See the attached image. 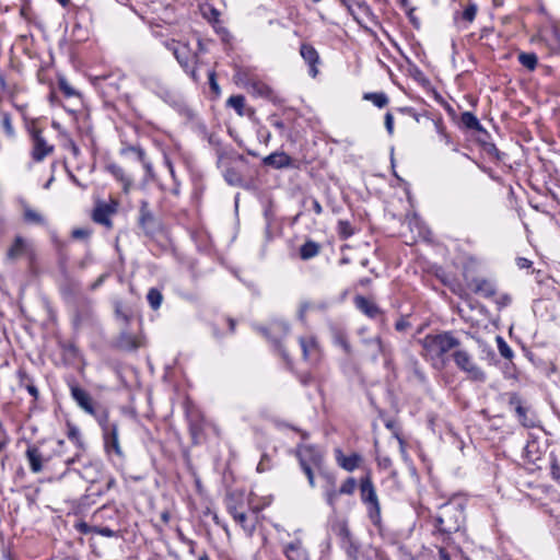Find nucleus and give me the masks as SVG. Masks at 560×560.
I'll list each match as a JSON object with an SVG mask.
<instances>
[{
    "instance_id": "nucleus-1",
    "label": "nucleus",
    "mask_w": 560,
    "mask_h": 560,
    "mask_svg": "<svg viewBox=\"0 0 560 560\" xmlns=\"http://www.w3.org/2000/svg\"><path fill=\"white\" fill-rule=\"evenodd\" d=\"M421 355L429 361L433 368L442 369L446 363V353L455 351L462 346L460 340L453 331H442L435 335H427L419 340Z\"/></svg>"
},
{
    "instance_id": "nucleus-2",
    "label": "nucleus",
    "mask_w": 560,
    "mask_h": 560,
    "mask_svg": "<svg viewBox=\"0 0 560 560\" xmlns=\"http://www.w3.org/2000/svg\"><path fill=\"white\" fill-rule=\"evenodd\" d=\"M464 522V506L456 501H450L441 505L434 516V526L444 538L457 533Z\"/></svg>"
},
{
    "instance_id": "nucleus-3",
    "label": "nucleus",
    "mask_w": 560,
    "mask_h": 560,
    "mask_svg": "<svg viewBox=\"0 0 560 560\" xmlns=\"http://www.w3.org/2000/svg\"><path fill=\"white\" fill-rule=\"evenodd\" d=\"M165 47L172 51L177 62L184 69V71L189 74V77L197 82L198 75L196 70V65L198 62V54L192 50L187 43L176 42V40H166L164 43Z\"/></svg>"
},
{
    "instance_id": "nucleus-4",
    "label": "nucleus",
    "mask_w": 560,
    "mask_h": 560,
    "mask_svg": "<svg viewBox=\"0 0 560 560\" xmlns=\"http://www.w3.org/2000/svg\"><path fill=\"white\" fill-rule=\"evenodd\" d=\"M455 365L467 375L472 382L483 383L487 380L485 371L477 365L472 355L460 347L456 348L452 353Z\"/></svg>"
},
{
    "instance_id": "nucleus-5",
    "label": "nucleus",
    "mask_w": 560,
    "mask_h": 560,
    "mask_svg": "<svg viewBox=\"0 0 560 560\" xmlns=\"http://www.w3.org/2000/svg\"><path fill=\"white\" fill-rule=\"evenodd\" d=\"M360 495L362 502L366 505L371 522L374 525H378L381 522V506L376 490L369 475L361 478L360 480Z\"/></svg>"
},
{
    "instance_id": "nucleus-6",
    "label": "nucleus",
    "mask_w": 560,
    "mask_h": 560,
    "mask_svg": "<svg viewBox=\"0 0 560 560\" xmlns=\"http://www.w3.org/2000/svg\"><path fill=\"white\" fill-rule=\"evenodd\" d=\"M508 405L514 410L518 422L524 428H535L537 425V418L529 407L525 406L523 398L516 392L505 393Z\"/></svg>"
},
{
    "instance_id": "nucleus-7",
    "label": "nucleus",
    "mask_w": 560,
    "mask_h": 560,
    "mask_svg": "<svg viewBox=\"0 0 560 560\" xmlns=\"http://www.w3.org/2000/svg\"><path fill=\"white\" fill-rule=\"evenodd\" d=\"M118 206V201L114 199H112L109 202H97L92 212V220L108 230L113 229L112 217L117 213Z\"/></svg>"
},
{
    "instance_id": "nucleus-8",
    "label": "nucleus",
    "mask_w": 560,
    "mask_h": 560,
    "mask_svg": "<svg viewBox=\"0 0 560 560\" xmlns=\"http://www.w3.org/2000/svg\"><path fill=\"white\" fill-rule=\"evenodd\" d=\"M300 466H314L319 468L323 464V454L314 445L299 444L295 451Z\"/></svg>"
},
{
    "instance_id": "nucleus-9",
    "label": "nucleus",
    "mask_w": 560,
    "mask_h": 560,
    "mask_svg": "<svg viewBox=\"0 0 560 560\" xmlns=\"http://www.w3.org/2000/svg\"><path fill=\"white\" fill-rule=\"evenodd\" d=\"M32 135V159L35 162H42L46 156L54 152V145L49 144L42 135V130L33 128Z\"/></svg>"
},
{
    "instance_id": "nucleus-10",
    "label": "nucleus",
    "mask_w": 560,
    "mask_h": 560,
    "mask_svg": "<svg viewBox=\"0 0 560 560\" xmlns=\"http://www.w3.org/2000/svg\"><path fill=\"white\" fill-rule=\"evenodd\" d=\"M138 224L145 235H153L160 228L159 220L150 210L148 200L140 201Z\"/></svg>"
},
{
    "instance_id": "nucleus-11",
    "label": "nucleus",
    "mask_w": 560,
    "mask_h": 560,
    "mask_svg": "<svg viewBox=\"0 0 560 560\" xmlns=\"http://www.w3.org/2000/svg\"><path fill=\"white\" fill-rule=\"evenodd\" d=\"M341 4L359 24L373 15L370 5L363 0H341Z\"/></svg>"
},
{
    "instance_id": "nucleus-12",
    "label": "nucleus",
    "mask_w": 560,
    "mask_h": 560,
    "mask_svg": "<svg viewBox=\"0 0 560 560\" xmlns=\"http://www.w3.org/2000/svg\"><path fill=\"white\" fill-rule=\"evenodd\" d=\"M25 456L30 465V470L33 474L42 472L49 462V457L44 456L39 447L34 444L27 446Z\"/></svg>"
},
{
    "instance_id": "nucleus-13",
    "label": "nucleus",
    "mask_w": 560,
    "mask_h": 560,
    "mask_svg": "<svg viewBox=\"0 0 560 560\" xmlns=\"http://www.w3.org/2000/svg\"><path fill=\"white\" fill-rule=\"evenodd\" d=\"M282 552L287 560H311L310 552L301 538L283 544Z\"/></svg>"
},
{
    "instance_id": "nucleus-14",
    "label": "nucleus",
    "mask_w": 560,
    "mask_h": 560,
    "mask_svg": "<svg viewBox=\"0 0 560 560\" xmlns=\"http://www.w3.org/2000/svg\"><path fill=\"white\" fill-rule=\"evenodd\" d=\"M299 343L302 349L303 359L310 363H316L320 359V349L318 342L313 336H305L299 338Z\"/></svg>"
},
{
    "instance_id": "nucleus-15",
    "label": "nucleus",
    "mask_w": 560,
    "mask_h": 560,
    "mask_svg": "<svg viewBox=\"0 0 560 560\" xmlns=\"http://www.w3.org/2000/svg\"><path fill=\"white\" fill-rule=\"evenodd\" d=\"M104 450L107 455L115 454L119 458H124V452L119 443L118 427H113L103 433Z\"/></svg>"
},
{
    "instance_id": "nucleus-16",
    "label": "nucleus",
    "mask_w": 560,
    "mask_h": 560,
    "mask_svg": "<svg viewBox=\"0 0 560 560\" xmlns=\"http://www.w3.org/2000/svg\"><path fill=\"white\" fill-rule=\"evenodd\" d=\"M20 205L22 209V220L25 224L46 226L47 220L40 211L31 207L25 200H21Z\"/></svg>"
},
{
    "instance_id": "nucleus-17",
    "label": "nucleus",
    "mask_w": 560,
    "mask_h": 560,
    "mask_svg": "<svg viewBox=\"0 0 560 560\" xmlns=\"http://www.w3.org/2000/svg\"><path fill=\"white\" fill-rule=\"evenodd\" d=\"M71 397L83 409L86 413H95V406L93 404L91 395L78 385L70 386Z\"/></svg>"
},
{
    "instance_id": "nucleus-18",
    "label": "nucleus",
    "mask_w": 560,
    "mask_h": 560,
    "mask_svg": "<svg viewBox=\"0 0 560 560\" xmlns=\"http://www.w3.org/2000/svg\"><path fill=\"white\" fill-rule=\"evenodd\" d=\"M300 54L304 61L308 65V73L312 78H315L318 73L317 65L319 63V55L317 50L310 44H302Z\"/></svg>"
},
{
    "instance_id": "nucleus-19",
    "label": "nucleus",
    "mask_w": 560,
    "mask_h": 560,
    "mask_svg": "<svg viewBox=\"0 0 560 560\" xmlns=\"http://www.w3.org/2000/svg\"><path fill=\"white\" fill-rule=\"evenodd\" d=\"M335 458L337 464L346 471L355 470L362 462V456L360 454L352 453L350 455H345L340 448L335 450Z\"/></svg>"
},
{
    "instance_id": "nucleus-20",
    "label": "nucleus",
    "mask_w": 560,
    "mask_h": 560,
    "mask_svg": "<svg viewBox=\"0 0 560 560\" xmlns=\"http://www.w3.org/2000/svg\"><path fill=\"white\" fill-rule=\"evenodd\" d=\"M262 164L276 170L287 168L292 165V159L283 151L273 152L262 159Z\"/></svg>"
},
{
    "instance_id": "nucleus-21",
    "label": "nucleus",
    "mask_w": 560,
    "mask_h": 560,
    "mask_svg": "<svg viewBox=\"0 0 560 560\" xmlns=\"http://www.w3.org/2000/svg\"><path fill=\"white\" fill-rule=\"evenodd\" d=\"M261 332L277 343L289 332V325L284 320H273L268 328H261Z\"/></svg>"
},
{
    "instance_id": "nucleus-22",
    "label": "nucleus",
    "mask_w": 560,
    "mask_h": 560,
    "mask_svg": "<svg viewBox=\"0 0 560 560\" xmlns=\"http://www.w3.org/2000/svg\"><path fill=\"white\" fill-rule=\"evenodd\" d=\"M470 284L472 285L474 292L483 298L490 299L497 293L495 284L489 279L474 278Z\"/></svg>"
},
{
    "instance_id": "nucleus-23",
    "label": "nucleus",
    "mask_w": 560,
    "mask_h": 560,
    "mask_svg": "<svg viewBox=\"0 0 560 560\" xmlns=\"http://www.w3.org/2000/svg\"><path fill=\"white\" fill-rule=\"evenodd\" d=\"M354 304L360 312H362L370 318H376L378 315L382 314V311L377 306V304L364 296H357L354 299Z\"/></svg>"
},
{
    "instance_id": "nucleus-24",
    "label": "nucleus",
    "mask_w": 560,
    "mask_h": 560,
    "mask_svg": "<svg viewBox=\"0 0 560 560\" xmlns=\"http://www.w3.org/2000/svg\"><path fill=\"white\" fill-rule=\"evenodd\" d=\"M533 42L544 44L552 51L560 49L559 35L556 28H552L550 32H540L533 38Z\"/></svg>"
},
{
    "instance_id": "nucleus-25",
    "label": "nucleus",
    "mask_w": 560,
    "mask_h": 560,
    "mask_svg": "<svg viewBox=\"0 0 560 560\" xmlns=\"http://www.w3.org/2000/svg\"><path fill=\"white\" fill-rule=\"evenodd\" d=\"M247 88H248V91L255 96H260V97H265L268 100L272 98V95H273L272 89L262 81L250 80L247 83Z\"/></svg>"
},
{
    "instance_id": "nucleus-26",
    "label": "nucleus",
    "mask_w": 560,
    "mask_h": 560,
    "mask_svg": "<svg viewBox=\"0 0 560 560\" xmlns=\"http://www.w3.org/2000/svg\"><path fill=\"white\" fill-rule=\"evenodd\" d=\"M233 520L242 527L245 534L250 537L256 529V517L248 516L244 511L235 514Z\"/></svg>"
},
{
    "instance_id": "nucleus-27",
    "label": "nucleus",
    "mask_w": 560,
    "mask_h": 560,
    "mask_svg": "<svg viewBox=\"0 0 560 560\" xmlns=\"http://www.w3.org/2000/svg\"><path fill=\"white\" fill-rule=\"evenodd\" d=\"M106 168L118 182L122 184L124 191L128 192L132 186V179L125 174L124 170L115 163L108 164Z\"/></svg>"
},
{
    "instance_id": "nucleus-28",
    "label": "nucleus",
    "mask_w": 560,
    "mask_h": 560,
    "mask_svg": "<svg viewBox=\"0 0 560 560\" xmlns=\"http://www.w3.org/2000/svg\"><path fill=\"white\" fill-rule=\"evenodd\" d=\"M460 126L468 130L487 133L479 119L470 112H464L460 115Z\"/></svg>"
},
{
    "instance_id": "nucleus-29",
    "label": "nucleus",
    "mask_w": 560,
    "mask_h": 560,
    "mask_svg": "<svg viewBox=\"0 0 560 560\" xmlns=\"http://www.w3.org/2000/svg\"><path fill=\"white\" fill-rule=\"evenodd\" d=\"M340 494L341 493L339 492V489L338 490L336 489L335 478L332 476H327V486L325 487V490H324V497H325L326 503L332 510L336 509V501Z\"/></svg>"
},
{
    "instance_id": "nucleus-30",
    "label": "nucleus",
    "mask_w": 560,
    "mask_h": 560,
    "mask_svg": "<svg viewBox=\"0 0 560 560\" xmlns=\"http://www.w3.org/2000/svg\"><path fill=\"white\" fill-rule=\"evenodd\" d=\"M27 242L22 236H16L11 247L8 249V258L16 259L24 256L27 252Z\"/></svg>"
},
{
    "instance_id": "nucleus-31",
    "label": "nucleus",
    "mask_w": 560,
    "mask_h": 560,
    "mask_svg": "<svg viewBox=\"0 0 560 560\" xmlns=\"http://www.w3.org/2000/svg\"><path fill=\"white\" fill-rule=\"evenodd\" d=\"M319 253V245L313 241L305 242L300 248V256L303 260H308Z\"/></svg>"
},
{
    "instance_id": "nucleus-32",
    "label": "nucleus",
    "mask_w": 560,
    "mask_h": 560,
    "mask_svg": "<svg viewBox=\"0 0 560 560\" xmlns=\"http://www.w3.org/2000/svg\"><path fill=\"white\" fill-rule=\"evenodd\" d=\"M518 62L529 71H534L538 65V58L535 52H520L517 56Z\"/></svg>"
},
{
    "instance_id": "nucleus-33",
    "label": "nucleus",
    "mask_w": 560,
    "mask_h": 560,
    "mask_svg": "<svg viewBox=\"0 0 560 560\" xmlns=\"http://www.w3.org/2000/svg\"><path fill=\"white\" fill-rule=\"evenodd\" d=\"M118 346L124 350L132 351L140 347V342L135 336L124 332L119 337Z\"/></svg>"
},
{
    "instance_id": "nucleus-34",
    "label": "nucleus",
    "mask_w": 560,
    "mask_h": 560,
    "mask_svg": "<svg viewBox=\"0 0 560 560\" xmlns=\"http://www.w3.org/2000/svg\"><path fill=\"white\" fill-rule=\"evenodd\" d=\"M95 418V420L98 422L102 433L107 432V430H110L113 427H118L116 423H110L108 419V412L107 410H97L95 409V413H91Z\"/></svg>"
},
{
    "instance_id": "nucleus-35",
    "label": "nucleus",
    "mask_w": 560,
    "mask_h": 560,
    "mask_svg": "<svg viewBox=\"0 0 560 560\" xmlns=\"http://www.w3.org/2000/svg\"><path fill=\"white\" fill-rule=\"evenodd\" d=\"M147 300L152 310H158L163 301V295L160 290L151 288L147 294Z\"/></svg>"
},
{
    "instance_id": "nucleus-36",
    "label": "nucleus",
    "mask_w": 560,
    "mask_h": 560,
    "mask_svg": "<svg viewBox=\"0 0 560 560\" xmlns=\"http://www.w3.org/2000/svg\"><path fill=\"white\" fill-rule=\"evenodd\" d=\"M495 341H497L498 350H499V353L501 354V357L506 360H511L514 357V352L511 349V347L506 343L504 338L501 336H497Z\"/></svg>"
},
{
    "instance_id": "nucleus-37",
    "label": "nucleus",
    "mask_w": 560,
    "mask_h": 560,
    "mask_svg": "<svg viewBox=\"0 0 560 560\" xmlns=\"http://www.w3.org/2000/svg\"><path fill=\"white\" fill-rule=\"evenodd\" d=\"M362 560H388V558L382 550L369 547L363 551Z\"/></svg>"
},
{
    "instance_id": "nucleus-38",
    "label": "nucleus",
    "mask_w": 560,
    "mask_h": 560,
    "mask_svg": "<svg viewBox=\"0 0 560 560\" xmlns=\"http://www.w3.org/2000/svg\"><path fill=\"white\" fill-rule=\"evenodd\" d=\"M68 438L77 445L79 450H82L84 443L81 439V433L78 427L74 424L68 423Z\"/></svg>"
},
{
    "instance_id": "nucleus-39",
    "label": "nucleus",
    "mask_w": 560,
    "mask_h": 560,
    "mask_svg": "<svg viewBox=\"0 0 560 560\" xmlns=\"http://www.w3.org/2000/svg\"><path fill=\"white\" fill-rule=\"evenodd\" d=\"M365 100L371 101L376 107L383 108L388 103V97L385 93H368L364 95Z\"/></svg>"
},
{
    "instance_id": "nucleus-40",
    "label": "nucleus",
    "mask_w": 560,
    "mask_h": 560,
    "mask_svg": "<svg viewBox=\"0 0 560 560\" xmlns=\"http://www.w3.org/2000/svg\"><path fill=\"white\" fill-rule=\"evenodd\" d=\"M365 343L371 347V354L373 359H376L378 354L384 353V343L380 337L374 339L365 340Z\"/></svg>"
},
{
    "instance_id": "nucleus-41",
    "label": "nucleus",
    "mask_w": 560,
    "mask_h": 560,
    "mask_svg": "<svg viewBox=\"0 0 560 560\" xmlns=\"http://www.w3.org/2000/svg\"><path fill=\"white\" fill-rule=\"evenodd\" d=\"M342 545V548L345 549L347 556L351 559V560H359L358 559V553H359V545L358 542L354 540V538L341 544Z\"/></svg>"
},
{
    "instance_id": "nucleus-42",
    "label": "nucleus",
    "mask_w": 560,
    "mask_h": 560,
    "mask_svg": "<svg viewBox=\"0 0 560 560\" xmlns=\"http://www.w3.org/2000/svg\"><path fill=\"white\" fill-rule=\"evenodd\" d=\"M226 104L234 108L238 115H243V108L245 105V97L243 95H232L228 98Z\"/></svg>"
},
{
    "instance_id": "nucleus-43",
    "label": "nucleus",
    "mask_w": 560,
    "mask_h": 560,
    "mask_svg": "<svg viewBox=\"0 0 560 560\" xmlns=\"http://www.w3.org/2000/svg\"><path fill=\"white\" fill-rule=\"evenodd\" d=\"M340 238L347 240L354 234V230L348 221L340 220L337 226Z\"/></svg>"
},
{
    "instance_id": "nucleus-44",
    "label": "nucleus",
    "mask_w": 560,
    "mask_h": 560,
    "mask_svg": "<svg viewBox=\"0 0 560 560\" xmlns=\"http://www.w3.org/2000/svg\"><path fill=\"white\" fill-rule=\"evenodd\" d=\"M357 489V480L353 477H349L345 480V482L339 488V492L341 494L351 495L354 493Z\"/></svg>"
},
{
    "instance_id": "nucleus-45",
    "label": "nucleus",
    "mask_w": 560,
    "mask_h": 560,
    "mask_svg": "<svg viewBox=\"0 0 560 560\" xmlns=\"http://www.w3.org/2000/svg\"><path fill=\"white\" fill-rule=\"evenodd\" d=\"M224 179L232 186H237L242 182L240 174L233 168H228L224 172Z\"/></svg>"
},
{
    "instance_id": "nucleus-46",
    "label": "nucleus",
    "mask_w": 560,
    "mask_h": 560,
    "mask_svg": "<svg viewBox=\"0 0 560 560\" xmlns=\"http://www.w3.org/2000/svg\"><path fill=\"white\" fill-rule=\"evenodd\" d=\"M240 505L241 504L235 501L233 495H229L226 498V510L232 517H234L235 514H238L241 511H243Z\"/></svg>"
},
{
    "instance_id": "nucleus-47",
    "label": "nucleus",
    "mask_w": 560,
    "mask_h": 560,
    "mask_svg": "<svg viewBox=\"0 0 560 560\" xmlns=\"http://www.w3.org/2000/svg\"><path fill=\"white\" fill-rule=\"evenodd\" d=\"M476 13H477V5L469 4L463 11L462 19L468 23H471L476 18Z\"/></svg>"
},
{
    "instance_id": "nucleus-48",
    "label": "nucleus",
    "mask_w": 560,
    "mask_h": 560,
    "mask_svg": "<svg viewBox=\"0 0 560 560\" xmlns=\"http://www.w3.org/2000/svg\"><path fill=\"white\" fill-rule=\"evenodd\" d=\"M551 478L560 485V465L556 457H552L550 464Z\"/></svg>"
},
{
    "instance_id": "nucleus-49",
    "label": "nucleus",
    "mask_w": 560,
    "mask_h": 560,
    "mask_svg": "<svg viewBox=\"0 0 560 560\" xmlns=\"http://www.w3.org/2000/svg\"><path fill=\"white\" fill-rule=\"evenodd\" d=\"M59 89L67 97H71L77 94L74 89L65 79L59 80Z\"/></svg>"
},
{
    "instance_id": "nucleus-50",
    "label": "nucleus",
    "mask_w": 560,
    "mask_h": 560,
    "mask_svg": "<svg viewBox=\"0 0 560 560\" xmlns=\"http://www.w3.org/2000/svg\"><path fill=\"white\" fill-rule=\"evenodd\" d=\"M338 536L341 539V544L350 540L353 538L350 529L348 528L347 524H341L338 528Z\"/></svg>"
},
{
    "instance_id": "nucleus-51",
    "label": "nucleus",
    "mask_w": 560,
    "mask_h": 560,
    "mask_svg": "<svg viewBox=\"0 0 560 560\" xmlns=\"http://www.w3.org/2000/svg\"><path fill=\"white\" fill-rule=\"evenodd\" d=\"M2 127L8 136L14 135V129L11 122V117L9 114L2 115Z\"/></svg>"
},
{
    "instance_id": "nucleus-52",
    "label": "nucleus",
    "mask_w": 560,
    "mask_h": 560,
    "mask_svg": "<svg viewBox=\"0 0 560 560\" xmlns=\"http://www.w3.org/2000/svg\"><path fill=\"white\" fill-rule=\"evenodd\" d=\"M91 235V230L89 229H74L72 231V237L77 240H85Z\"/></svg>"
},
{
    "instance_id": "nucleus-53",
    "label": "nucleus",
    "mask_w": 560,
    "mask_h": 560,
    "mask_svg": "<svg viewBox=\"0 0 560 560\" xmlns=\"http://www.w3.org/2000/svg\"><path fill=\"white\" fill-rule=\"evenodd\" d=\"M94 533L108 538L116 536V532L109 527H94Z\"/></svg>"
},
{
    "instance_id": "nucleus-54",
    "label": "nucleus",
    "mask_w": 560,
    "mask_h": 560,
    "mask_svg": "<svg viewBox=\"0 0 560 560\" xmlns=\"http://www.w3.org/2000/svg\"><path fill=\"white\" fill-rule=\"evenodd\" d=\"M311 308L310 302H302L299 307L298 317L301 322L305 320V315L307 311Z\"/></svg>"
},
{
    "instance_id": "nucleus-55",
    "label": "nucleus",
    "mask_w": 560,
    "mask_h": 560,
    "mask_svg": "<svg viewBox=\"0 0 560 560\" xmlns=\"http://www.w3.org/2000/svg\"><path fill=\"white\" fill-rule=\"evenodd\" d=\"M410 327V323L408 322V319L406 317H400L396 323H395V329L397 331H405L407 330L408 328Z\"/></svg>"
},
{
    "instance_id": "nucleus-56",
    "label": "nucleus",
    "mask_w": 560,
    "mask_h": 560,
    "mask_svg": "<svg viewBox=\"0 0 560 560\" xmlns=\"http://www.w3.org/2000/svg\"><path fill=\"white\" fill-rule=\"evenodd\" d=\"M75 528L78 532H80L81 534H84V535L94 533V527L90 526L85 522H80V523L75 524Z\"/></svg>"
},
{
    "instance_id": "nucleus-57",
    "label": "nucleus",
    "mask_w": 560,
    "mask_h": 560,
    "mask_svg": "<svg viewBox=\"0 0 560 560\" xmlns=\"http://www.w3.org/2000/svg\"><path fill=\"white\" fill-rule=\"evenodd\" d=\"M415 10L416 8H409L407 11H405L409 18V21L411 22V24L416 27V28H419L420 27V21L419 19L415 15Z\"/></svg>"
},
{
    "instance_id": "nucleus-58",
    "label": "nucleus",
    "mask_w": 560,
    "mask_h": 560,
    "mask_svg": "<svg viewBox=\"0 0 560 560\" xmlns=\"http://www.w3.org/2000/svg\"><path fill=\"white\" fill-rule=\"evenodd\" d=\"M385 128L389 135L394 133V117L390 113L385 115Z\"/></svg>"
},
{
    "instance_id": "nucleus-59",
    "label": "nucleus",
    "mask_w": 560,
    "mask_h": 560,
    "mask_svg": "<svg viewBox=\"0 0 560 560\" xmlns=\"http://www.w3.org/2000/svg\"><path fill=\"white\" fill-rule=\"evenodd\" d=\"M209 84H210L211 90L215 94L220 93V88H219V84L217 83L215 73L213 71L209 72Z\"/></svg>"
},
{
    "instance_id": "nucleus-60",
    "label": "nucleus",
    "mask_w": 560,
    "mask_h": 560,
    "mask_svg": "<svg viewBox=\"0 0 560 560\" xmlns=\"http://www.w3.org/2000/svg\"><path fill=\"white\" fill-rule=\"evenodd\" d=\"M25 388L28 392V394L34 397L35 400L38 398L39 392L33 382L30 381L28 383H26Z\"/></svg>"
},
{
    "instance_id": "nucleus-61",
    "label": "nucleus",
    "mask_w": 560,
    "mask_h": 560,
    "mask_svg": "<svg viewBox=\"0 0 560 560\" xmlns=\"http://www.w3.org/2000/svg\"><path fill=\"white\" fill-rule=\"evenodd\" d=\"M532 264L533 262L529 259L524 258V257H520L516 259V265L521 269L529 268L532 266Z\"/></svg>"
},
{
    "instance_id": "nucleus-62",
    "label": "nucleus",
    "mask_w": 560,
    "mask_h": 560,
    "mask_svg": "<svg viewBox=\"0 0 560 560\" xmlns=\"http://www.w3.org/2000/svg\"><path fill=\"white\" fill-rule=\"evenodd\" d=\"M61 460H62L63 465L66 466V469H65V471L62 472V475H63V474L68 470V467H69L70 465H72L73 463H75L77 460H79V454H77V455H75V456H73V457L62 458Z\"/></svg>"
},
{
    "instance_id": "nucleus-63",
    "label": "nucleus",
    "mask_w": 560,
    "mask_h": 560,
    "mask_svg": "<svg viewBox=\"0 0 560 560\" xmlns=\"http://www.w3.org/2000/svg\"><path fill=\"white\" fill-rule=\"evenodd\" d=\"M511 301H512V299L510 295L503 294L502 296H500L498 304L500 307H505L511 303Z\"/></svg>"
},
{
    "instance_id": "nucleus-64",
    "label": "nucleus",
    "mask_w": 560,
    "mask_h": 560,
    "mask_svg": "<svg viewBox=\"0 0 560 560\" xmlns=\"http://www.w3.org/2000/svg\"><path fill=\"white\" fill-rule=\"evenodd\" d=\"M312 208L316 214L323 213V207L317 199H312Z\"/></svg>"
}]
</instances>
